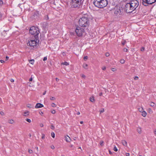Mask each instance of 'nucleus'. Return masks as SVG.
Returning a JSON list of instances; mask_svg holds the SVG:
<instances>
[{"label":"nucleus","instance_id":"obj_51","mask_svg":"<svg viewBox=\"0 0 156 156\" xmlns=\"http://www.w3.org/2000/svg\"><path fill=\"white\" fill-rule=\"evenodd\" d=\"M32 80H33V79H32V77H31V78H30V79H29V81H31Z\"/></svg>","mask_w":156,"mask_h":156},{"label":"nucleus","instance_id":"obj_38","mask_svg":"<svg viewBox=\"0 0 156 156\" xmlns=\"http://www.w3.org/2000/svg\"><path fill=\"white\" fill-rule=\"evenodd\" d=\"M126 43V41L125 40H124V41L123 42H122V44L123 45H124Z\"/></svg>","mask_w":156,"mask_h":156},{"label":"nucleus","instance_id":"obj_32","mask_svg":"<svg viewBox=\"0 0 156 156\" xmlns=\"http://www.w3.org/2000/svg\"><path fill=\"white\" fill-rule=\"evenodd\" d=\"M28 152L29 153H30V154H32V153H33V151L32 150H31L30 149H28Z\"/></svg>","mask_w":156,"mask_h":156},{"label":"nucleus","instance_id":"obj_11","mask_svg":"<svg viewBox=\"0 0 156 156\" xmlns=\"http://www.w3.org/2000/svg\"><path fill=\"white\" fill-rule=\"evenodd\" d=\"M114 13L115 14H121V10L119 9H115V11L114 12Z\"/></svg>","mask_w":156,"mask_h":156},{"label":"nucleus","instance_id":"obj_2","mask_svg":"<svg viewBox=\"0 0 156 156\" xmlns=\"http://www.w3.org/2000/svg\"><path fill=\"white\" fill-rule=\"evenodd\" d=\"M93 3L96 7L99 8L105 7L108 4L107 0H94Z\"/></svg>","mask_w":156,"mask_h":156},{"label":"nucleus","instance_id":"obj_63","mask_svg":"<svg viewBox=\"0 0 156 156\" xmlns=\"http://www.w3.org/2000/svg\"><path fill=\"white\" fill-rule=\"evenodd\" d=\"M46 91H45L43 93V95H45L46 94Z\"/></svg>","mask_w":156,"mask_h":156},{"label":"nucleus","instance_id":"obj_49","mask_svg":"<svg viewBox=\"0 0 156 156\" xmlns=\"http://www.w3.org/2000/svg\"><path fill=\"white\" fill-rule=\"evenodd\" d=\"M0 62H1V63H3L4 62V61L2 60H0Z\"/></svg>","mask_w":156,"mask_h":156},{"label":"nucleus","instance_id":"obj_50","mask_svg":"<svg viewBox=\"0 0 156 156\" xmlns=\"http://www.w3.org/2000/svg\"><path fill=\"white\" fill-rule=\"evenodd\" d=\"M126 156H129V153H126Z\"/></svg>","mask_w":156,"mask_h":156},{"label":"nucleus","instance_id":"obj_22","mask_svg":"<svg viewBox=\"0 0 156 156\" xmlns=\"http://www.w3.org/2000/svg\"><path fill=\"white\" fill-rule=\"evenodd\" d=\"M62 65H66V66H68V65H69V63L66 62H62Z\"/></svg>","mask_w":156,"mask_h":156},{"label":"nucleus","instance_id":"obj_21","mask_svg":"<svg viewBox=\"0 0 156 156\" xmlns=\"http://www.w3.org/2000/svg\"><path fill=\"white\" fill-rule=\"evenodd\" d=\"M29 62L30 64L33 65L34 64V59H31L29 60Z\"/></svg>","mask_w":156,"mask_h":156},{"label":"nucleus","instance_id":"obj_28","mask_svg":"<svg viewBox=\"0 0 156 156\" xmlns=\"http://www.w3.org/2000/svg\"><path fill=\"white\" fill-rule=\"evenodd\" d=\"M50 99L51 100L54 101L55 100V98L54 97H51L50 98Z\"/></svg>","mask_w":156,"mask_h":156},{"label":"nucleus","instance_id":"obj_25","mask_svg":"<svg viewBox=\"0 0 156 156\" xmlns=\"http://www.w3.org/2000/svg\"><path fill=\"white\" fill-rule=\"evenodd\" d=\"M138 110H139V111L141 112H142L144 111L143 109L142 108H139L138 109Z\"/></svg>","mask_w":156,"mask_h":156},{"label":"nucleus","instance_id":"obj_37","mask_svg":"<svg viewBox=\"0 0 156 156\" xmlns=\"http://www.w3.org/2000/svg\"><path fill=\"white\" fill-rule=\"evenodd\" d=\"M105 55L106 57H108L109 56V54L108 53H106Z\"/></svg>","mask_w":156,"mask_h":156},{"label":"nucleus","instance_id":"obj_3","mask_svg":"<svg viewBox=\"0 0 156 156\" xmlns=\"http://www.w3.org/2000/svg\"><path fill=\"white\" fill-rule=\"evenodd\" d=\"M29 33L30 34L34 36V38L37 39L38 38V34L40 33V31L37 27L32 26L30 29Z\"/></svg>","mask_w":156,"mask_h":156},{"label":"nucleus","instance_id":"obj_23","mask_svg":"<svg viewBox=\"0 0 156 156\" xmlns=\"http://www.w3.org/2000/svg\"><path fill=\"white\" fill-rule=\"evenodd\" d=\"M120 62L121 63L124 64L125 62V60L123 59H121L120 60Z\"/></svg>","mask_w":156,"mask_h":156},{"label":"nucleus","instance_id":"obj_27","mask_svg":"<svg viewBox=\"0 0 156 156\" xmlns=\"http://www.w3.org/2000/svg\"><path fill=\"white\" fill-rule=\"evenodd\" d=\"M51 136L54 138L55 137V134L54 132H52L51 133Z\"/></svg>","mask_w":156,"mask_h":156},{"label":"nucleus","instance_id":"obj_20","mask_svg":"<svg viewBox=\"0 0 156 156\" xmlns=\"http://www.w3.org/2000/svg\"><path fill=\"white\" fill-rule=\"evenodd\" d=\"M87 64H84L83 65V67L86 69H87Z\"/></svg>","mask_w":156,"mask_h":156},{"label":"nucleus","instance_id":"obj_26","mask_svg":"<svg viewBox=\"0 0 156 156\" xmlns=\"http://www.w3.org/2000/svg\"><path fill=\"white\" fill-rule=\"evenodd\" d=\"M148 112L150 114L152 113L153 111L151 108H149L148 109Z\"/></svg>","mask_w":156,"mask_h":156},{"label":"nucleus","instance_id":"obj_14","mask_svg":"<svg viewBox=\"0 0 156 156\" xmlns=\"http://www.w3.org/2000/svg\"><path fill=\"white\" fill-rule=\"evenodd\" d=\"M150 105L151 106L153 107H155L156 106L155 104L154 103L152 102H151Z\"/></svg>","mask_w":156,"mask_h":156},{"label":"nucleus","instance_id":"obj_56","mask_svg":"<svg viewBox=\"0 0 156 156\" xmlns=\"http://www.w3.org/2000/svg\"><path fill=\"white\" fill-rule=\"evenodd\" d=\"M82 77L83 78H85L86 76L83 74H82Z\"/></svg>","mask_w":156,"mask_h":156},{"label":"nucleus","instance_id":"obj_16","mask_svg":"<svg viewBox=\"0 0 156 156\" xmlns=\"http://www.w3.org/2000/svg\"><path fill=\"white\" fill-rule=\"evenodd\" d=\"M147 115V113L144 111L142 112V115L144 117H145Z\"/></svg>","mask_w":156,"mask_h":156},{"label":"nucleus","instance_id":"obj_44","mask_svg":"<svg viewBox=\"0 0 156 156\" xmlns=\"http://www.w3.org/2000/svg\"><path fill=\"white\" fill-rule=\"evenodd\" d=\"M144 47H142L141 49V51H144Z\"/></svg>","mask_w":156,"mask_h":156},{"label":"nucleus","instance_id":"obj_1","mask_svg":"<svg viewBox=\"0 0 156 156\" xmlns=\"http://www.w3.org/2000/svg\"><path fill=\"white\" fill-rule=\"evenodd\" d=\"M79 24L80 26L87 28L89 25V20L87 17L83 16L79 19Z\"/></svg>","mask_w":156,"mask_h":156},{"label":"nucleus","instance_id":"obj_41","mask_svg":"<svg viewBox=\"0 0 156 156\" xmlns=\"http://www.w3.org/2000/svg\"><path fill=\"white\" fill-rule=\"evenodd\" d=\"M0 114L1 115H4V113L3 112L1 111L0 112Z\"/></svg>","mask_w":156,"mask_h":156},{"label":"nucleus","instance_id":"obj_5","mask_svg":"<svg viewBox=\"0 0 156 156\" xmlns=\"http://www.w3.org/2000/svg\"><path fill=\"white\" fill-rule=\"evenodd\" d=\"M129 3L133 11L135 10L139 5V2L136 0H132Z\"/></svg>","mask_w":156,"mask_h":156},{"label":"nucleus","instance_id":"obj_13","mask_svg":"<svg viewBox=\"0 0 156 156\" xmlns=\"http://www.w3.org/2000/svg\"><path fill=\"white\" fill-rule=\"evenodd\" d=\"M90 101L91 102H94L95 101V100L94 99V96H92L90 98Z\"/></svg>","mask_w":156,"mask_h":156},{"label":"nucleus","instance_id":"obj_62","mask_svg":"<svg viewBox=\"0 0 156 156\" xmlns=\"http://www.w3.org/2000/svg\"><path fill=\"white\" fill-rule=\"evenodd\" d=\"M54 128V126L53 125H51V128L53 129Z\"/></svg>","mask_w":156,"mask_h":156},{"label":"nucleus","instance_id":"obj_46","mask_svg":"<svg viewBox=\"0 0 156 156\" xmlns=\"http://www.w3.org/2000/svg\"><path fill=\"white\" fill-rule=\"evenodd\" d=\"M47 60V58L46 57H44V58H43V61H46Z\"/></svg>","mask_w":156,"mask_h":156},{"label":"nucleus","instance_id":"obj_57","mask_svg":"<svg viewBox=\"0 0 156 156\" xmlns=\"http://www.w3.org/2000/svg\"><path fill=\"white\" fill-rule=\"evenodd\" d=\"M102 94H103L102 93V92L100 93L99 94V95L100 96H101L102 95Z\"/></svg>","mask_w":156,"mask_h":156},{"label":"nucleus","instance_id":"obj_8","mask_svg":"<svg viewBox=\"0 0 156 156\" xmlns=\"http://www.w3.org/2000/svg\"><path fill=\"white\" fill-rule=\"evenodd\" d=\"M156 0H142V3L144 6H147L155 2Z\"/></svg>","mask_w":156,"mask_h":156},{"label":"nucleus","instance_id":"obj_12","mask_svg":"<svg viewBox=\"0 0 156 156\" xmlns=\"http://www.w3.org/2000/svg\"><path fill=\"white\" fill-rule=\"evenodd\" d=\"M66 140L68 142H70L71 140L70 138L68 136L66 137Z\"/></svg>","mask_w":156,"mask_h":156},{"label":"nucleus","instance_id":"obj_61","mask_svg":"<svg viewBox=\"0 0 156 156\" xmlns=\"http://www.w3.org/2000/svg\"><path fill=\"white\" fill-rule=\"evenodd\" d=\"M77 115H80V112H77Z\"/></svg>","mask_w":156,"mask_h":156},{"label":"nucleus","instance_id":"obj_34","mask_svg":"<svg viewBox=\"0 0 156 156\" xmlns=\"http://www.w3.org/2000/svg\"><path fill=\"white\" fill-rule=\"evenodd\" d=\"M42 137H41V138L42 139H44L45 138V135L44 134H42Z\"/></svg>","mask_w":156,"mask_h":156},{"label":"nucleus","instance_id":"obj_53","mask_svg":"<svg viewBox=\"0 0 156 156\" xmlns=\"http://www.w3.org/2000/svg\"><path fill=\"white\" fill-rule=\"evenodd\" d=\"M9 57H8V56H6V60H7L8 59H9Z\"/></svg>","mask_w":156,"mask_h":156},{"label":"nucleus","instance_id":"obj_52","mask_svg":"<svg viewBox=\"0 0 156 156\" xmlns=\"http://www.w3.org/2000/svg\"><path fill=\"white\" fill-rule=\"evenodd\" d=\"M115 70V68H112V70L113 71H114Z\"/></svg>","mask_w":156,"mask_h":156},{"label":"nucleus","instance_id":"obj_24","mask_svg":"<svg viewBox=\"0 0 156 156\" xmlns=\"http://www.w3.org/2000/svg\"><path fill=\"white\" fill-rule=\"evenodd\" d=\"M51 106L53 107H55L56 106V105L54 103H52L51 104Z\"/></svg>","mask_w":156,"mask_h":156},{"label":"nucleus","instance_id":"obj_42","mask_svg":"<svg viewBox=\"0 0 156 156\" xmlns=\"http://www.w3.org/2000/svg\"><path fill=\"white\" fill-rule=\"evenodd\" d=\"M127 49L126 48H124L123 49V51H124L127 52Z\"/></svg>","mask_w":156,"mask_h":156},{"label":"nucleus","instance_id":"obj_31","mask_svg":"<svg viewBox=\"0 0 156 156\" xmlns=\"http://www.w3.org/2000/svg\"><path fill=\"white\" fill-rule=\"evenodd\" d=\"M100 144L101 146H103L104 145V142L102 141H101L100 142Z\"/></svg>","mask_w":156,"mask_h":156},{"label":"nucleus","instance_id":"obj_29","mask_svg":"<svg viewBox=\"0 0 156 156\" xmlns=\"http://www.w3.org/2000/svg\"><path fill=\"white\" fill-rule=\"evenodd\" d=\"M26 120L29 123H30L31 122V120H30V119H26Z\"/></svg>","mask_w":156,"mask_h":156},{"label":"nucleus","instance_id":"obj_7","mask_svg":"<svg viewBox=\"0 0 156 156\" xmlns=\"http://www.w3.org/2000/svg\"><path fill=\"white\" fill-rule=\"evenodd\" d=\"M75 32L77 35L78 36H81L82 35L84 32V30L80 27H77L75 30Z\"/></svg>","mask_w":156,"mask_h":156},{"label":"nucleus","instance_id":"obj_19","mask_svg":"<svg viewBox=\"0 0 156 156\" xmlns=\"http://www.w3.org/2000/svg\"><path fill=\"white\" fill-rule=\"evenodd\" d=\"M14 122V121L13 119H10L8 120V122L9 123L12 124Z\"/></svg>","mask_w":156,"mask_h":156},{"label":"nucleus","instance_id":"obj_15","mask_svg":"<svg viewBox=\"0 0 156 156\" xmlns=\"http://www.w3.org/2000/svg\"><path fill=\"white\" fill-rule=\"evenodd\" d=\"M122 144L123 145L125 146H126L127 145V143L126 141L125 140L122 141Z\"/></svg>","mask_w":156,"mask_h":156},{"label":"nucleus","instance_id":"obj_47","mask_svg":"<svg viewBox=\"0 0 156 156\" xmlns=\"http://www.w3.org/2000/svg\"><path fill=\"white\" fill-rule=\"evenodd\" d=\"M106 68V67L105 66H104L102 68V69L103 70H105Z\"/></svg>","mask_w":156,"mask_h":156},{"label":"nucleus","instance_id":"obj_54","mask_svg":"<svg viewBox=\"0 0 156 156\" xmlns=\"http://www.w3.org/2000/svg\"><path fill=\"white\" fill-rule=\"evenodd\" d=\"M10 81H11V82H14V80H13V79H11L10 80Z\"/></svg>","mask_w":156,"mask_h":156},{"label":"nucleus","instance_id":"obj_9","mask_svg":"<svg viewBox=\"0 0 156 156\" xmlns=\"http://www.w3.org/2000/svg\"><path fill=\"white\" fill-rule=\"evenodd\" d=\"M130 5L129 3H127L125 5V9L127 12H131L133 11V10Z\"/></svg>","mask_w":156,"mask_h":156},{"label":"nucleus","instance_id":"obj_6","mask_svg":"<svg viewBox=\"0 0 156 156\" xmlns=\"http://www.w3.org/2000/svg\"><path fill=\"white\" fill-rule=\"evenodd\" d=\"M37 41H39L37 40V38L35 39V38H34V40H30V41H28V42L27 43V45L34 47L37 45Z\"/></svg>","mask_w":156,"mask_h":156},{"label":"nucleus","instance_id":"obj_48","mask_svg":"<svg viewBox=\"0 0 156 156\" xmlns=\"http://www.w3.org/2000/svg\"><path fill=\"white\" fill-rule=\"evenodd\" d=\"M45 19L46 20H48L49 19V17L48 15H47L45 17Z\"/></svg>","mask_w":156,"mask_h":156},{"label":"nucleus","instance_id":"obj_60","mask_svg":"<svg viewBox=\"0 0 156 156\" xmlns=\"http://www.w3.org/2000/svg\"><path fill=\"white\" fill-rule=\"evenodd\" d=\"M39 113L41 115H42L43 114V113L42 112H39Z\"/></svg>","mask_w":156,"mask_h":156},{"label":"nucleus","instance_id":"obj_39","mask_svg":"<svg viewBox=\"0 0 156 156\" xmlns=\"http://www.w3.org/2000/svg\"><path fill=\"white\" fill-rule=\"evenodd\" d=\"M27 106L29 108H32L31 106L30 105H28Z\"/></svg>","mask_w":156,"mask_h":156},{"label":"nucleus","instance_id":"obj_43","mask_svg":"<svg viewBox=\"0 0 156 156\" xmlns=\"http://www.w3.org/2000/svg\"><path fill=\"white\" fill-rule=\"evenodd\" d=\"M51 148L53 149H54V148H55V147L53 145H52L51 146Z\"/></svg>","mask_w":156,"mask_h":156},{"label":"nucleus","instance_id":"obj_59","mask_svg":"<svg viewBox=\"0 0 156 156\" xmlns=\"http://www.w3.org/2000/svg\"><path fill=\"white\" fill-rule=\"evenodd\" d=\"M40 126L41 127H42L43 126V124L41 123L40 124Z\"/></svg>","mask_w":156,"mask_h":156},{"label":"nucleus","instance_id":"obj_10","mask_svg":"<svg viewBox=\"0 0 156 156\" xmlns=\"http://www.w3.org/2000/svg\"><path fill=\"white\" fill-rule=\"evenodd\" d=\"M43 107L44 105L43 104L40 103H38L36 105H35V108H38Z\"/></svg>","mask_w":156,"mask_h":156},{"label":"nucleus","instance_id":"obj_64","mask_svg":"<svg viewBox=\"0 0 156 156\" xmlns=\"http://www.w3.org/2000/svg\"><path fill=\"white\" fill-rule=\"evenodd\" d=\"M109 153L110 154H112V153L110 151H109Z\"/></svg>","mask_w":156,"mask_h":156},{"label":"nucleus","instance_id":"obj_33","mask_svg":"<svg viewBox=\"0 0 156 156\" xmlns=\"http://www.w3.org/2000/svg\"><path fill=\"white\" fill-rule=\"evenodd\" d=\"M113 150H114L116 152L118 151V149H117V148L115 147V146L114 148V149H113Z\"/></svg>","mask_w":156,"mask_h":156},{"label":"nucleus","instance_id":"obj_18","mask_svg":"<svg viewBox=\"0 0 156 156\" xmlns=\"http://www.w3.org/2000/svg\"><path fill=\"white\" fill-rule=\"evenodd\" d=\"M24 116H27L29 115V112L28 111L25 112H24Z\"/></svg>","mask_w":156,"mask_h":156},{"label":"nucleus","instance_id":"obj_58","mask_svg":"<svg viewBox=\"0 0 156 156\" xmlns=\"http://www.w3.org/2000/svg\"><path fill=\"white\" fill-rule=\"evenodd\" d=\"M59 80V79L58 78H56V81L57 82Z\"/></svg>","mask_w":156,"mask_h":156},{"label":"nucleus","instance_id":"obj_36","mask_svg":"<svg viewBox=\"0 0 156 156\" xmlns=\"http://www.w3.org/2000/svg\"><path fill=\"white\" fill-rule=\"evenodd\" d=\"M88 58V57L87 56H84L83 58V59L84 60H86Z\"/></svg>","mask_w":156,"mask_h":156},{"label":"nucleus","instance_id":"obj_45","mask_svg":"<svg viewBox=\"0 0 156 156\" xmlns=\"http://www.w3.org/2000/svg\"><path fill=\"white\" fill-rule=\"evenodd\" d=\"M3 4L2 0H0V5H1Z\"/></svg>","mask_w":156,"mask_h":156},{"label":"nucleus","instance_id":"obj_30","mask_svg":"<svg viewBox=\"0 0 156 156\" xmlns=\"http://www.w3.org/2000/svg\"><path fill=\"white\" fill-rule=\"evenodd\" d=\"M104 111V108H102L100 111V113L101 114V113L103 112Z\"/></svg>","mask_w":156,"mask_h":156},{"label":"nucleus","instance_id":"obj_35","mask_svg":"<svg viewBox=\"0 0 156 156\" xmlns=\"http://www.w3.org/2000/svg\"><path fill=\"white\" fill-rule=\"evenodd\" d=\"M55 111L54 110H53L51 111V113L53 114H54L55 113Z\"/></svg>","mask_w":156,"mask_h":156},{"label":"nucleus","instance_id":"obj_40","mask_svg":"<svg viewBox=\"0 0 156 156\" xmlns=\"http://www.w3.org/2000/svg\"><path fill=\"white\" fill-rule=\"evenodd\" d=\"M134 79L135 80H138V77L137 76H136L134 77Z\"/></svg>","mask_w":156,"mask_h":156},{"label":"nucleus","instance_id":"obj_55","mask_svg":"<svg viewBox=\"0 0 156 156\" xmlns=\"http://www.w3.org/2000/svg\"><path fill=\"white\" fill-rule=\"evenodd\" d=\"M154 134H155V135H156V129H155L154 130Z\"/></svg>","mask_w":156,"mask_h":156},{"label":"nucleus","instance_id":"obj_17","mask_svg":"<svg viewBox=\"0 0 156 156\" xmlns=\"http://www.w3.org/2000/svg\"><path fill=\"white\" fill-rule=\"evenodd\" d=\"M137 132L139 133H141V128L140 127H138L137 128Z\"/></svg>","mask_w":156,"mask_h":156},{"label":"nucleus","instance_id":"obj_4","mask_svg":"<svg viewBox=\"0 0 156 156\" xmlns=\"http://www.w3.org/2000/svg\"><path fill=\"white\" fill-rule=\"evenodd\" d=\"M81 0H72L70 5L72 8H80L81 5Z\"/></svg>","mask_w":156,"mask_h":156}]
</instances>
